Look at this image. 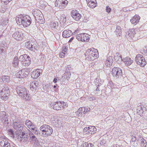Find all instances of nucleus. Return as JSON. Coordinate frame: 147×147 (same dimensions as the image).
Masks as SVG:
<instances>
[{
	"mask_svg": "<svg viewBox=\"0 0 147 147\" xmlns=\"http://www.w3.org/2000/svg\"><path fill=\"white\" fill-rule=\"evenodd\" d=\"M17 93L22 99L25 100H29L30 97L28 94L26 89L24 87L18 86L16 88Z\"/></svg>",
	"mask_w": 147,
	"mask_h": 147,
	"instance_id": "obj_1",
	"label": "nucleus"
},
{
	"mask_svg": "<svg viewBox=\"0 0 147 147\" xmlns=\"http://www.w3.org/2000/svg\"><path fill=\"white\" fill-rule=\"evenodd\" d=\"M98 51L96 49L91 48L87 50L85 53L87 59L94 60L98 57Z\"/></svg>",
	"mask_w": 147,
	"mask_h": 147,
	"instance_id": "obj_2",
	"label": "nucleus"
},
{
	"mask_svg": "<svg viewBox=\"0 0 147 147\" xmlns=\"http://www.w3.org/2000/svg\"><path fill=\"white\" fill-rule=\"evenodd\" d=\"M40 130L43 132V135L44 136H48L51 135L52 134L53 130L49 125L44 124L41 126L40 128Z\"/></svg>",
	"mask_w": 147,
	"mask_h": 147,
	"instance_id": "obj_3",
	"label": "nucleus"
},
{
	"mask_svg": "<svg viewBox=\"0 0 147 147\" xmlns=\"http://www.w3.org/2000/svg\"><path fill=\"white\" fill-rule=\"evenodd\" d=\"M66 104L63 102H52L50 103L49 107L51 109L56 110H61L63 109Z\"/></svg>",
	"mask_w": 147,
	"mask_h": 147,
	"instance_id": "obj_4",
	"label": "nucleus"
},
{
	"mask_svg": "<svg viewBox=\"0 0 147 147\" xmlns=\"http://www.w3.org/2000/svg\"><path fill=\"white\" fill-rule=\"evenodd\" d=\"M33 12L34 14L35 15L34 16L36 21L40 24H43L45 22V19L40 11L39 10L36 9L34 10Z\"/></svg>",
	"mask_w": 147,
	"mask_h": 147,
	"instance_id": "obj_5",
	"label": "nucleus"
},
{
	"mask_svg": "<svg viewBox=\"0 0 147 147\" xmlns=\"http://www.w3.org/2000/svg\"><path fill=\"white\" fill-rule=\"evenodd\" d=\"M135 61L137 64L141 67H144L146 64L144 58L142 55L138 54L135 58Z\"/></svg>",
	"mask_w": 147,
	"mask_h": 147,
	"instance_id": "obj_6",
	"label": "nucleus"
},
{
	"mask_svg": "<svg viewBox=\"0 0 147 147\" xmlns=\"http://www.w3.org/2000/svg\"><path fill=\"white\" fill-rule=\"evenodd\" d=\"M29 73V71L28 70L22 69L17 73L16 75L18 78H24L27 77Z\"/></svg>",
	"mask_w": 147,
	"mask_h": 147,
	"instance_id": "obj_7",
	"label": "nucleus"
},
{
	"mask_svg": "<svg viewBox=\"0 0 147 147\" xmlns=\"http://www.w3.org/2000/svg\"><path fill=\"white\" fill-rule=\"evenodd\" d=\"M68 1L66 0H56L55 5L60 9H63L67 5Z\"/></svg>",
	"mask_w": 147,
	"mask_h": 147,
	"instance_id": "obj_8",
	"label": "nucleus"
},
{
	"mask_svg": "<svg viewBox=\"0 0 147 147\" xmlns=\"http://www.w3.org/2000/svg\"><path fill=\"white\" fill-rule=\"evenodd\" d=\"M111 73L113 76L117 78L121 77L122 74L121 69L119 67H114L113 68Z\"/></svg>",
	"mask_w": 147,
	"mask_h": 147,
	"instance_id": "obj_9",
	"label": "nucleus"
},
{
	"mask_svg": "<svg viewBox=\"0 0 147 147\" xmlns=\"http://www.w3.org/2000/svg\"><path fill=\"white\" fill-rule=\"evenodd\" d=\"M18 139L20 142H23L27 138V134L24 132L21 131L16 134Z\"/></svg>",
	"mask_w": 147,
	"mask_h": 147,
	"instance_id": "obj_10",
	"label": "nucleus"
},
{
	"mask_svg": "<svg viewBox=\"0 0 147 147\" xmlns=\"http://www.w3.org/2000/svg\"><path fill=\"white\" fill-rule=\"evenodd\" d=\"M23 19L22 25L24 27L29 26L31 24V21L30 17L28 15H24Z\"/></svg>",
	"mask_w": 147,
	"mask_h": 147,
	"instance_id": "obj_11",
	"label": "nucleus"
},
{
	"mask_svg": "<svg viewBox=\"0 0 147 147\" xmlns=\"http://www.w3.org/2000/svg\"><path fill=\"white\" fill-rule=\"evenodd\" d=\"M13 128L17 131V133L22 131L23 129V125L19 122H13L12 124Z\"/></svg>",
	"mask_w": 147,
	"mask_h": 147,
	"instance_id": "obj_12",
	"label": "nucleus"
},
{
	"mask_svg": "<svg viewBox=\"0 0 147 147\" xmlns=\"http://www.w3.org/2000/svg\"><path fill=\"white\" fill-rule=\"evenodd\" d=\"M41 71L42 70L40 69H37L32 71L31 74L32 78L34 79L37 78L40 75Z\"/></svg>",
	"mask_w": 147,
	"mask_h": 147,
	"instance_id": "obj_13",
	"label": "nucleus"
},
{
	"mask_svg": "<svg viewBox=\"0 0 147 147\" xmlns=\"http://www.w3.org/2000/svg\"><path fill=\"white\" fill-rule=\"evenodd\" d=\"M71 16L76 20H78L81 17V15L76 10H73L72 11Z\"/></svg>",
	"mask_w": 147,
	"mask_h": 147,
	"instance_id": "obj_14",
	"label": "nucleus"
},
{
	"mask_svg": "<svg viewBox=\"0 0 147 147\" xmlns=\"http://www.w3.org/2000/svg\"><path fill=\"white\" fill-rule=\"evenodd\" d=\"M7 116L4 111L0 112V120L2 122H6L8 121Z\"/></svg>",
	"mask_w": 147,
	"mask_h": 147,
	"instance_id": "obj_15",
	"label": "nucleus"
},
{
	"mask_svg": "<svg viewBox=\"0 0 147 147\" xmlns=\"http://www.w3.org/2000/svg\"><path fill=\"white\" fill-rule=\"evenodd\" d=\"M96 0H86L88 5L92 8H94L96 6Z\"/></svg>",
	"mask_w": 147,
	"mask_h": 147,
	"instance_id": "obj_16",
	"label": "nucleus"
},
{
	"mask_svg": "<svg viewBox=\"0 0 147 147\" xmlns=\"http://www.w3.org/2000/svg\"><path fill=\"white\" fill-rule=\"evenodd\" d=\"M72 34V32L70 30H65L63 32L62 36L64 38H68L71 36Z\"/></svg>",
	"mask_w": 147,
	"mask_h": 147,
	"instance_id": "obj_17",
	"label": "nucleus"
},
{
	"mask_svg": "<svg viewBox=\"0 0 147 147\" xmlns=\"http://www.w3.org/2000/svg\"><path fill=\"white\" fill-rule=\"evenodd\" d=\"M96 128L94 126H90L88 127V134L90 135L94 134L96 132Z\"/></svg>",
	"mask_w": 147,
	"mask_h": 147,
	"instance_id": "obj_18",
	"label": "nucleus"
},
{
	"mask_svg": "<svg viewBox=\"0 0 147 147\" xmlns=\"http://www.w3.org/2000/svg\"><path fill=\"white\" fill-rule=\"evenodd\" d=\"M122 61L124 62L127 66L130 65L133 62V61L130 58L128 57L123 58Z\"/></svg>",
	"mask_w": 147,
	"mask_h": 147,
	"instance_id": "obj_19",
	"label": "nucleus"
},
{
	"mask_svg": "<svg viewBox=\"0 0 147 147\" xmlns=\"http://www.w3.org/2000/svg\"><path fill=\"white\" fill-rule=\"evenodd\" d=\"M113 60L112 56L108 57L105 61V65L107 67H110L113 64Z\"/></svg>",
	"mask_w": 147,
	"mask_h": 147,
	"instance_id": "obj_20",
	"label": "nucleus"
},
{
	"mask_svg": "<svg viewBox=\"0 0 147 147\" xmlns=\"http://www.w3.org/2000/svg\"><path fill=\"white\" fill-rule=\"evenodd\" d=\"M140 19V17L138 16H134L130 20V22L132 24H135L138 23Z\"/></svg>",
	"mask_w": 147,
	"mask_h": 147,
	"instance_id": "obj_21",
	"label": "nucleus"
},
{
	"mask_svg": "<svg viewBox=\"0 0 147 147\" xmlns=\"http://www.w3.org/2000/svg\"><path fill=\"white\" fill-rule=\"evenodd\" d=\"M0 92L3 93V94H7V95H9V94L10 92V91L9 88L7 86H4Z\"/></svg>",
	"mask_w": 147,
	"mask_h": 147,
	"instance_id": "obj_22",
	"label": "nucleus"
},
{
	"mask_svg": "<svg viewBox=\"0 0 147 147\" xmlns=\"http://www.w3.org/2000/svg\"><path fill=\"white\" fill-rule=\"evenodd\" d=\"M30 63V57H26L22 62V64L24 66H28Z\"/></svg>",
	"mask_w": 147,
	"mask_h": 147,
	"instance_id": "obj_23",
	"label": "nucleus"
},
{
	"mask_svg": "<svg viewBox=\"0 0 147 147\" xmlns=\"http://www.w3.org/2000/svg\"><path fill=\"white\" fill-rule=\"evenodd\" d=\"M28 130V135L30 137V139L32 141H35V142L37 141V138L35 136L30 130Z\"/></svg>",
	"mask_w": 147,
	"mask_h": 147,
	"instance_id": "obj_24",
	"label": "nucleus"
},
{
	"mask_svg": "<svg viewBox=\"0 0 147 147\" xmlns=\"http://www.w3.org/2000/svg\"><path fill=\"white\" fill-rule=\"evenodd\" d=\"M82 38L81 41H87L89 40V38L88 34L85 33H82Z\"/></svg>",
	"mask_w": 147,
	"mask_h": 147,
	"instance_id": "obj_25",
	"label": "nucleus"
},
{
	"mask_svg": "<svg viewBox=\"0 0 147 147\" xmlns=\"http://www.w3.org/2000/svg\"><path fill=\"white\" fill-rule=\"evenodd\" d=\"M21 32H15L13 34V37L16 40L20 39L21 37Z\"/></svg>",
	"mask_w": 147,
	"mask_h": 147,
	"instance_id": "obj_26",
	"label": "nucleus"
},
{
	"mask_svg": "<svg viewBox=\"0 0 147 147\" xmlns=\"http://www.w3.org/2000/svg\"><path fill=\"white\" fill-rule=\"evenodd\" d=\"M115 61L116 62H118L121 61H122L123 59L122 56L119 53H117L114 57Z\"/></svg>",
	"mask_w": 147,
	"mask_h": 147,
	"instance_id": "obj_27",
	"label": "nucleus"
},
{
	"mask_svg": "<svg viewBox=\"0 0 147 147\" xmlns=\"http://www.w3.org/2000/svg\"><path fill=\"white\" fill-rule=\"evenodd\" d=\"M127 34L129 36L132 38L136 34V32L134 29H131L127 32Z\"/></svg>",
	"mask_w": 147,
	"mask_h": 147,
	"instance_id": "obj_28",
	"label": "nucleus"
},
{
	"mask_svg": "<svg viewBox=\"0 0 147 147\" xmlns=\"http://www.w3.org/2000/svg\"><path fill=\"white\" fill-rule=\"evenodd\" d=\"M71 73L69 72H67L64 73L62 76V78L63 79L68 80L70 78Z\"/></svg>",
	"mask_w": 147,
	"mask_h": 147,
	"instance_id": "obj_29",
	"label": "nucleus"
},
{
	"mask_svg": "<svg viewBox=\"0 0 147 147\" xmlns=\"http://www.w3.org/2000/svg\"><path fill=\"white\" fill-rule=\"evenodd\" d=\"M23 16L24 15H20L16 18V21L18 24L19 23V24H20L21 23L22 24L23 19L22 18H23Z\"/></svg>",
	"mask_w": 147,
	"mask_h": 147,
	"instance_id": "obj_30",
	"label": "nucleus"
},
{
	"mask_svg": "<svg viewBox=\"0 0 147 147\" xmlns=\"http://www.w3.org/2000/svg\"><path fill=\"white\" fill-rule=\"evenodd\" d=\"M37 85L38 84L35 81H33L30 83V88L32 90L34 91L35 89H36V88Z\"/></svg>",
	"mask_w": 147,
	"mask_h": 147,
	"instance_id": "obj_31",
	"label": "nucleus"
},
{
	"mask_svg": "<svg viewBox=\"0 0 147 147\" xmlns=\"http://www.w3.org/2000/svg\"><path fill=\"white\" fill-rule=\"evenodd\" d=\"M116 34L117 36H120L121 34V27L118 26H117L115 31Z\"/></svg>",
	"mask_w": 147,
	"mask_h": 147,
	"instance_id": "obj_32",
	"label": "nucleus"
},
{
	"mask_svg": "<svg viewBox=\"0 0 147 147\" xmlns=\"http://www.w3.org/2000/svg\"><path fill=\"white\" fill-rule=\"evenodd\" d=\"M31 48L29 49L31 50L35 51V50H36V48L38 47V45L37 43L35 42H33Z\"/></svg>",
	"mask_w": 147,
	"mask_h": 147,
	"instance_id": "obj_33",
	"label": "nucleus"
},
{
	"mask_svg": "<svg viewBox=\"0 0 147 147\" xmlns=\"http://www.w3.org/2000/svg\"><path fill=\"white\" fill-rule=\"evenodd\" d=\"M59 24L57 22H51L50 24V27L52 29H56L58 26Z\"/></svg>",
	"mask_w": 147,
	"mask_h": 147,
	"instance_id": "obj_34",
	"label": "nucleus"
},
{
	"mask_svg": "<svg viewBox=\"0 0 147 147\" xmlns=\"http://www.w3.org/2000/svg\"><path fill=\"white\" fill-rule=\"evenodd\" d=\"M10 78L9 76H3L2 80L3 82L8 83L10 81Z\"/></svg>",
	"mask_w": 147,
	"mask_h": 147,
	"instance_id": "obj_35",
	"label": "nucleus"
},
{
	"mask_svg": "<svg viewBox=\"0 0 147 147\" xmlns=\"http://www.w3.org/2000/svg\"><path fill=\"white\" fill-rule=\"evenodd\" d=\"M9 96V95H7V94H3V93L0 92V97L4 100H7Z\"/></svg>",
	"mask_w": 147,
	"mask_h": 147,
	"instance_id": "obj_36",
	"label": "nucleus"
},
{
	"mask_svg": "<svg viewBox=\"0 0 147 147\" xmlns=\"http://www.w3.org/2000/svg\"><path fill=\"white\" fill-rule=\"evenodd\" d=\"M33 41L32 40H29V41L26 42V47L29 49L30 48H31L32 45V44H33Z\"/></svg>",
	"mask_w": 147,
	"mask_h": 147,
	"instance_id": "obj_37",
	"label": "nucleus"
},
{
	"mask_svg": "<svg viewBox=\"0 0 147 147\" xmlns=\"http://www.w3.org/2000/svg\"><path fill=\"white\" fill-rule=\"evenodd\" d=\"M26 57H29V56H28L26 54H24L23 55H21L19 57V60L20 61H21L22 62V63L23 61L24 60L25 58H26Z\"/></svg>",
	"mask_w": 147,
	"mask_h": 147,
	"instance_id": "obj_38",
	"label": "nucleus"
},
{
	"mask_svg": "<svg viewBox=\"0 0 147 147\" xmlns=\"http://www.w3.org/2000/svg\"><path fill=\"white\" fill-rule=\"evenodd\" d=\"M25 124L29 129L32 125L31 122L29 120H26L25 121Z\"/></svg>",
	"mask_w": 147,
	"mask_h": 147,
	"instance_id": "obj_39",
	"label": "nucleus"
},
{
	"mask_svg": "<svg viewBox=\"0 0 147 147\" xmlns=\"http://www.w3.org/2000/svg\"><path fill=\"white\" fill-rule=\"evenodd\" d=\"M93 146V145L92 144L89 143V144L87 142L84 143L82 145V147H92Z\"/></svg>",
	"mask_w": 147,
	"mask_h": 147,
	"instance_id": "obj_40",
	"label": "nucleus"
},
{
	"mask_svg": "<svg viewBox=\"0 0 147 147\" xmlns=\"http://www.w3.org/2000/svg\"><path fill=\"white\" fill-rule=\"evenodd\" d=\"M18 57H15L14 59L13 63V66L15 67H17L18 64Z\"/></svg>",
	"mask_w": 147,
	"mask_h": 147,
	"instance_id": "obj_41",
	"label": "nucleus"
},
{
	"mask_svg": "<svg viewBox=\"0 0 147 147\" xmlns=\"http://www.w3.org/2000/svg\"><path fill=\"white\" fill-rule=\"evenodd\" d=\"M8 135L12 138H14V133L13 131L11 129H9L8 131Z\"/></svg>",
	"mask_w": 147,
	"mask_h": 147,
	"instance_id": "obj_42",
	"label": "nucleus"
},
{
	"mask_svg": "<svg viewBox=\"0 0 147 147\" xmlns=\"http://www.w3.org/2000/svg\"><path fill=\"white\" fill-rule=\"evenodd\" d=\"M82 33L77 34L76 36V38L79 41H81L82 38Z\"/></svg>",
	"mask_w": 147,
	"mask_h": 147,
	"instance_id": "obj_43",
	"label": "nucleus"
},
{
	"mask_svg": "<svg viewBox=\"0 0 147 147\" xmlns=\"http://www.w3.org/2000/svg\"><path fill=\"white\" fill-rule=\"evenodd\" d=\"M90 108L88 107H85V110L84 112H83V113L84 114H85L87 112L89 111L90 110Z\"/></svg>",
	"mask_w": 147,
	"mask_h": 147,
	"instance_id": "obj_44",
	"label": "nucleus"
},
{
	"mask_svg": "<svg viewBox=\"0 0 147 147\" xmlns=\"http://www.w3.org/2000/svg\"><path fill=\"white\" fill-rule=\"evenodd\" d=\"M7 140H3L0 142V144L2 147H4V146H5V144L6 143V142Z\"/></svg>",
	"mask_w": 147,
	"mask_h": 147,
	"instance_id": "obj_45",
	"label": "nucleus"
},
{
	"mask_svg": "<svg viewBox=\"0 0 147 147\" xmlns=\"http://www.w3.org/2000/svg\"><path fill=\"white\" fill-rule=\"evenodd\" d=\"M77 116L78 117H81L82 115V113L81 112H80L78 111L76 112Z\"/></svg>",
	"mask_w": 147,
	"mask_h": 147,
	"instance_id": "obj_46",
	"label": "nucleus"
},
{
	"mask_svg": "<svg viewBox=\"0 0 147 147\" xmlns=\"http://www.w3.org/2000/svg\"><path fill=\"white\" fill-rule=\"evenodd\" d=\"M63 51L65 52L66 53V51L67 50V47L65 45H63Z\"/></svg>",
	"mask_w": 147,
	"mask_h": 147,
	"instance_id": "obj_47",
	"label": "nucleus"
},
{
	"mask_svg": "<svg viewBox=\"0 0 147 147\" xmlns=\"http://www.w3.org/2000/svg\"><path fill=\"white\" fill-rule=\"evenodd\" d=\"M11 0H1V2H3L5 4H7Z\"/></svg>",
	"mask_w": 147,
	"mask_h": 147,
	"instance_id": "obj_48",
	"label": "nucleus"
},
{
	"mask_svg": "<svg viewBox=\"0 0 147 147\" xmlns=\"http://www.w3.org/2000/svg\"><path fill=\"white\" fill-rule=\"evenodd\" d=\"M61 19L62 20V22L64 23L67 20V18L66 17H63L61 18Z\"/></svg>",
	"mask_w": 147,
	"mask_h": 147,
	"instance_id": "obj_49",
	"label": "nucleus"
},
{
	"mask_svg": "<svg viewBox=\"0 0 147 147\" xmlns=\"http://www.w3.org/2000/svg\"><path fill=\"white\" fill-rule=\"evenodd\" d=\"M66 52L62 51L59 55V57L61 58L63 57L65 55Z\"/></svg>",
	"mask_w": 147,
	"mask_h": 147,
	"instance_id": "obj_50",
	"label": "nucleus"
},
{
	"mask_svg": "<svg viewBox=\"0 0 147 147\" xmlns=\"http://www.w3.org/2000/svg\"><path fill=\"white\" fill-rule=\"evenodd\" d=\"M106 10L107 12L109 13L111 11V9L109 7V6H107L106 7Z\"/></svg>",
	"mask_w": 147,
	"mask_h": 147,
	"instance_id": "obj_51",
	"label": "nucleus"
},
{
	"mask_svg": "<svg viewBox=\"0 0 147 147\" xmlns=\"http://www.w3.org/2000/svg\"><path fill=\"white\" fill-rule=\"evenodd\" d=\"M5 48L3 46H1L0 47V50L1 51V53L4 52L5 50Z\"/></svg>",
	"mask_w": 147,
	"mask_h": 147,
	"instance_id": "obj_52",
	"label": "nucleus"
},
{
	"mask_svg": "<svg viewBox=\"0 0 147 147\" xmlns=\"http://www.w3.org/2000/svg\"><path fill=\"white\" fill-rule=\"evenodd\" d=\"M5 146H4V147H10V143H8L7 141L6 142V143L5 144Z\"/></svg>",
	"mask_w": 147,
	"mask_h": 147,
	"instance_id": "obj_53",
	"label": "nucleus"
},
{
	"mask_svg": "<svg viewBox=\"0 0 147 147\" xmlns=\"http://www.w3.org/2000/svg\"><path fill=\"white\" fill-rule=\"evenodd\" d=\"M32 132H33L36 135H38V131H37L36 128L33 131H32Z\"/></svg>",
	"mask_w": 147,
	"mask_h": 147,
	"instance_id": "obj_54",
	"label": "nucleus"
},
{
	"mask_svg": "<svg viewBox=\"0 0 147 147\" xmlns=\"http://www.w3.org/2000/svg\"><path fill=\"white\" fill-rule=\"evenodd\" d=\"M88 127H85L84 128V132H87L86 133V134H88Z\"/></svg>",
	"mask_w": 147,
	"mask_h": 147,
	"instance_id": "obj_55",
	"label": "nucleus"
},
{
	"mask_svg": "<svg viewBox=\"0 0 147 147\" xmlns=\"http://www.w3.org/2000/svg\"><path fill=\"white\" fill-rule=\"evenodd\" d=\"M36 128L35 127H34V125H32L31 126V127H30V129H32V131H33Z\"/></svg>",
	"mask_w": 147,
	"mask_h": 147,
	"instance_id": "obj_56",
	"label": "nucleus"
},
{
	"mask_svg": "<svg viewBox=\"0 0 147 147\" xmlns=\"http://www.w3.org/2000/svg\"><path fill=\"white\" fill-rule=\"evenodd\" d=\"M144 54L146 55H147V48L146 49L144 50Z\"/></svg>",
	"mask_w": 147,
	"mask_h": 147,
	"instance_id": "obj_57",
	"label": "nucleus"
},
{
	"mask_svg": "<svg viewBox=\"0 0 147 147\" xmlns=\"http://www.w3.org/2000/svg\"><path fill=\"white\" fill-rule=\"evenodd\" d=\"M78 111H79V112H82V107L78 109Z\"/></svg>",
	"mask_w": 147,
	"mask_h": 147,
	"instance_id": "obj_58",
	"label": "nucleus"
},
{
	"mask_svg": "<svg viewBox=\"0 0 147 147\" xmlns=\"http://www.w3.org/2000/svg\"><path fill=\"white\" fill-rule=\"evenodd\" d=\"M35 144L38 146L40 145L38 143V142H36V141L35 142Z\"/></svg>",
	"mask_w": 147,
	"mask_h": 147,
	"instance_id": "obj_59",
	"label": "nucleus"
},
{
	"mask_svg": "<svg viewBox=\"0 0 147 147\" xmlns=\"http://www.w3.org/2000/svg\"><path fill=\"white\" fill-rule=\"evenodd\" d=\"M53 82H54L56 83L57 82V79L56 78H55L54 79Z\"/></svg>",
	"mask_w": 147,
	"mask_h": 147,
	"instance_id": "obj_60",
	"label": "nucleus"
},
{
	"mask_svg": "<svg viewBox=\"0 0 147 147\" xmlns=\"http://www.w3.org/2000/svg\"><path fill=\"white\" fill-rule=\"evenodd\" d=\"M74 38V37H72V38H71L69 40L68 42H71L72 40H73V39Z\"/></svg>",
	"mask_w": 147,
	"mask_h": 147,
	"instance_id": "obj_61",
	"label": "nucleus"
},
{
	"mask_svg": "<svg viewBox=\"0 0 147 147\" xmlns=\"http://www.w3.org/2000/svg\"><path fill=\"white\" fill-rule=\"evenodd\" d=\"M112 82H109L108 84V86H110V85H112Z\"/></svg>",
	"mask_w": 147,
	"mask_h": 147,
	"instance_id": "obj_62",
	"label": "nucleus"
},
{
	"mask_svg": "<svg viewBox=\"0 0 147 147\" xmlns=\"http://www.w3.org/2000/svg\"><path fill=\"white\" fill-rule=\"evenodd\" d=\"M142 142L144 143H146V141H143V140L141 141V143H142Z\"/></svg>",
	"mask_w": 147,
	"mask_h": 147,
	"instance_id": "obj_63",
	"label": "nucleus"
},
{
	"mask_svg": "<svg viewBox=\"0 0 147 147\" xmlns=\"http://www.w3.org/2000/svg\"><path fill=\"white\" fill-rule=\"evenodd\" d=\"M82 112L83 113V112L84 111V110H85V107H82Z\"/></svg>",
	"mask_w": 147,
	"mask_h": 147,
	"instance_id": "obj_64",
	"label": "nucleus"
}]
</instances>
